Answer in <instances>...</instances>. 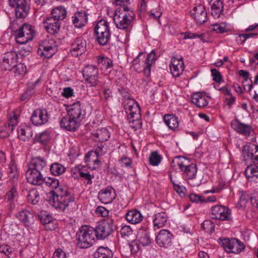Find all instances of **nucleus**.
Returning a JSON list of instances; mask_svg holds the SVG:
<instances>
[{
  "mask_svg": "<svg viewBox=\"0 0 258 258\" xmlns=\"http://www.w3.org/2000/svg\"><path fill=\"white\" fill-rule=\"evenodd\" d=\"M192 102L198 107H204L207 106L209 103L208 98L201 92L194 93L191 97Z\"/></svg>",
  "mask_w": 258,
  "mask_h": 258,
  "instance_id": "nucleus-28",
  "label": "nucleus"
},
{
  "mask_svg": "<svg viewBox=\"0 0 258 258\" xmlns=\"http://www.w3.org/2000/svg\"><path fill=\"white\" fill-rule=\"evenodd\" d=\"M34 33V30L31 25L24 24L15 31L16 41L19 44H25L32 40Z\"/></svg>",
  "mask_w": 258,
  "mask_h": 258,
  "instance_id": "nucleus-5",
  "label": "nucleus"
},
{
  "mask_svg": "<svg viewBox=\"0 0 258 258\" xmlns=\"http://www.w3.org/2000/svg\"><path fill=\"white\" fill-rule=\"evenodd\" d=\"M41 172L38 170L31 169L28 168L26 174L28 181L34 185H41L43 183L44 178Z\"/></svg>",
  "mask_w": 258,
  "mask_h": 258,
  "instance_id": "nucleus-20",
  "label": "nucleus"
},
{
  "mask_svg": "<svg viewBox=\"0 0 258 258\" xmlns=\"http://www.w3.org/2000/svg\"><path fill=\"white\" fill-rule=\"evenodd\" d=\"M18 173H16L15 174L13 173H9V181L12 183V186L18 185Z\"/></svg>",
  "mask_w": 258,
  "mask_h": 258,
  "instance_id": "nucleus-61",
  "label": "nucleus"
},
{
  "mask_svg": "<svg viewBox=\"0 0 258 258\" xmlns=\"http://www.w3.org/2000/svg\"><path fill=\"white\" fill-rule=\"evenodd\" d=\"M211 218L216 220H230L231 214L229 209L221 205H217L211 208Z\"/></svg>",
  "mask_w": 258,
  "mask_h": 258,
  "instance_id": "nucleus-11",
  "label": "nucleus"
},
{
  "mask_svg": "<svg viewBox=\"0 0 258 258\" xmlns=\"http://www.w3.org/2000/svg\"><path fill=\"white\" fill-rule=\"evenodd\" d=\"M60 126L67 131H76L80 125V123L69 115L62 117L59 121Z\"/></svg>",
  "mask_w": 258,
  "mask_h": 258,
  "instance_id": "nucleus-19",
  "label": "nucleus"
},
{
  "mask_svg": "<svg viewBox=\"0 0 258 258\" xmlns=\"http://www.w3.org/2000/svg\"><path fill=\"white\" fill-rule=\"evenodd\" d=\"M209 4L211 6V13L215 18H219L224 12V5L221 0H211Z\"/></svg>",
  "mask_w": 258,
  "mask_h": 258,
  "instance_id": "nucleus-24",
  "label": "nucleus"
},
{
  "mask_svg": "<svg viewBox=\"0 0 258 258\" xmlns=\"http://www.w3.org/2000/svg\"><path fill=\"white\" fill-rule=\"evenodd\" d=\"M51 173L55 175L58 176L62 174L66 171V168L62 164L55 162L52 164L50 167Z\"/></svg>",
  "mask_w": 258,
  "mask_h": 258,
  "instance_id": "nucleus-40",
  "label": "nucleus"
},
{
  "mask_svg": "<svg viewBox=\"0 0 258 258\" xmlns=\"http://www.w3.org/2000/svg\"><path fill=\"white\" fill-rule=\"evenodd\" d=\"M161 157L156 151L151 153L149 158L150 164L153 166H157L161 161Z\"/></svg>",
  "mask_w": 258,
  "mask_h": 258,
  "instance_id": "nucleus-49",
  "label": "nucleus"
},
{
  "mask_svg": "<svg viewBox=\"0 0 258 258\" xmlns=\"http://www.w3.org/2000/svg\"><path fill=\"white\" fill-rule=\"evenodd\" d=\"M16 216L26 227H30L34 221L33 213L27 209L20 211Z\"/></svg>",
  "mask_w": 258,
  "mask_h": 258,
  "instance_id": "nucleus-21",
  "label": "nucleus"
},
{
  "mask_svg": "<svg viewBox=\"0 0 258 258\" xmlns=\"http://www.w3.org/2000/svg\"><path fill=\"white\" fill-rule=\"evenodd\" d=\"M245 174L248 179L258 176V167L255 165H250L247 167Z\"/></svg>",
  "mask_w": 258,
  "mask_h": 258,
  "instance_id": "nucleus-46",
  "label": "nucleus"
},
{
  "mask_svg": "<svg viewBox=\"0 0 258 258\" xmlns=\"http://www.w3.org/2000/svg\"><path fill=\"white\" fill-rule=\"evenodd\" d=\"M136 18V14L127 6L118 8L115 11L113 21L116 27L119 29L130 31L132 23Z\"/></svg>",
  "mask_w": 258,
  "mask_h": 258,
  "instance_id": "nucleus-2",
  "label": "nucleus"
},
{
  "mask_svg": "<svg viewBox=\"0 0 258 258\" xmlns=\"http://www.w3.org/2000/svg\"><path fill=\"white\" fill-rule=\"evenodd\" d=\"M113 220L108 218L98 223L94 228L95 230L97 239H104L108 237L113 232Z\"/></svg>",
  "mask_w": 258,
  "mask_h": 258,
  "instance_id": "nucleus-4",
  "label": "nucleus"
},
{
  "mask_svg": "<svg viewBox=\"0 0 258 258\" xmlns=\"http://www.w3.org/2000/svg\"><path fill=\"white\" fill-rule=\"evenodd\" d=\"M17 186H12L11 190L7 193V197L9 201H11L17 196Z\"/></svg>",
  "mask_w": 258,
  "mask_h": 258,
  "instance_id": "nucleus-63",
  "label": "nucleus"
},
{
  "mask_svg": "<svg viewBox=\"0 0 258 258\" xmlns=\"http://www.w3.org/2000/svg\"><path fill=\"white\" fill-rule=\"evenodd\" d=\"M144 53L143 52H140L138 56L134 59L132 63H133V66L134 67V69H135L136 71H137L138 73H141L143 72V68H142V67H141L140 64L139 63V57L142 55Z\"/></svg>",
  "mask_w": 258,
  "mask_h": 258,
  "instance_id": "nucleus-53",
  "label": "nucleus"
},
{
  "mask_svg": "<svg viewBox=\"0 0 258 258\" xmlns=\"http://www.w3.org/2000/svg\"><path fill=\"white\" fill-rule=\"evenodd\" d=\"M126 220L131 224H136L140 223L143 220V216L140 211L137 210H132L125 214Z\"/></svg>",
  "mask_w": 258,
  "mask_h": 258,
  "instance_id": "nucleus-30",
  "label": "nucleus"
},
{
  "mask_svg": "<svg viewBox=\"0 0 258 258\" xmlns=\"http://www.w3.org/2000/svg\"><path fill=\"white\" fill-rule=\"evenodd\" d=\"M251 196L246 192L242 193L241 195L239 202L241 206H244L249 200H250Z\"/></svg>",
  "mask_w": 258,
  "mask_h": 258,
  "instance_id": "nucleus-60",
  "label": "nucleus"
},
{
  "mask_svg": "<svg viewBox=\"0 0 258 258\" xmlns=\"http://www.w3.org/2000/svg\"><path fill=\"white\" fill-rule=\"evenodd\" d=\"M156 60V55L154 50L147 55L143 66V72L146 78L149 77L151 74L152 66L155 63Z\"/></svg>",
  "mask_w": 258,
  "mask_h": 258,
  "instance_id": "nucleus-26",
  "label": "nucleus"
},
{
  "mask_svg": "<svg viewBox=\"0 0 258 258\" xmlns=\"http://www.w3.org/2000/svg\"><path fill=\"white\" fill-rule=\"evenodd\" d=\"M95 258H112V251L107 247H99L94 253Z\"/></svg>",
  "mask_w": 258,
  "mask_h": 258,
  "instance_id": "nucleus-38",
  "label": "nucleus"
},
{
  "mask_svg": "<svg viewBox=\"0 0 258 258\" xmlns=\"http://www.w3.org/2000/svg\"><path fill=\"white\" fill-rule=\"evenodd\" d=\"M46 165V162L43 158L40 157H35L31 159L28 164V168L42 172Z\"/></svg>",
  "mask_w": 258,
  "mask_h": 258,
  "instance_id": "nucleus-29",
  "label": "nucleus"
},
{
  "mask_svg": "<svg viewBox=\"0 0 258 258\" xmlns=\"http://www.w3.org/2000/svg\"><path fill=\"white\" fill-rule=\"evenodd\" d=\"M13 248L8 245H2L0 246V252L9 256L12 252Z\"/></svg>",
  "mask_w": 258,
  "mask_h": 258,
  "instance_id": "nucleus-64",
  "label": "nucleus"
},
{
  "mask_svg": "<svg viewBox=\"0 0 258 258\" xmlns=\"http://www.w3.org/2000/svg\"><path fill=\"white\" fill-rule=\"evenodd\" d=\"M210 29L212 31H215L217 33H223L226 31L225 27H223L218 24H214L211 25Z\"/></svg>",
  "mask_w": 258,
  "mask_h": 258,
  "instance_id": "nucleus-58",
  "label": "nucleus"
},
{
  "mask_svg": "<svg viewBox=\"0 0 258 258\" xmlns=\"http://www.w3.org/2000/svg\"><path fill=\"white\" fill-rule=\"evenodd\" d=\"M97 62L99 64H102L106 69H111L113 67L112 61L109 58L104 56H98Z\"/></svg>",
  "mask_w": 258,
  "mask_h": 258,
  "instance_id": "nucleus-48",
  "label": "nucleus"
},
{
  "mask_svg": "<svg viewBox=\"0 0 258 258\" xmlns=\"http://www.w3.org/2000/svg\"><path fill=\"white\" fill-rule=\"evenodd\" d=\"M12 113L13 115L9 117L6 125L7 131L9 133H12L14 126H15L18 122V115L14 112Z\"/></svg>",
  "mask_w": 258,
  "mask_h": 258,
  "instance_id": "nucleus-43",
  "label": "nucleus"
},
{
  "mask_svg": "<svg viewBox=\"0 0 258 258\" xmlns=\"http://www.w3.org/2000/svg\"><path fill=\"white\" fill-rule=\"evenodd\" d=\"M83 78L99 75L98 69L93 65H88L85 67L82 71Z\"/></svg>",
  "mask_w": 258,
  "mask_h": 258,
  "instance_id": "nucleus-41",
  "label": "nucleus"
},
{
  "mask_svg": "<svg viewBox=\"0 0 258 258\" xmlns=\"http://www.w3.org/2000/svg\"><path fill=\"white\" fill-rule=\"evenodd\" d=\"M231 127L238 133L245 136H249L252 131L250 125L241 122L238 119H235L231 123Z\"/></svg>",
  "mask_w": 258,
  "mask_h": 258,
  "instance_id": "nucleus-22",
  "label": "nucleus"
},
{
  "mask_svg": "<svg viewBox=\"0 0 258 258\" xmlns=\"http://www.w3.org/2000/svg\"><path fill=\"white\" fill-rule=\"evenodd\" d=\"M211 72L213 81L218 83H221L222 80V76L220 72L216 69H211Z\"/></svg>",
  "mask_w": 258,
  "mask_h": 258,
  "instance_id": "nucleus-56",
  "label": "nucleus"
},
{
  "mask_svg": "<svg viewBox=\"0 0 258 258\" xmlns=\"http://www.w3.org/2000/svg\"><path fill=\"white\" fill-rule=\"evenodd\" d=\"M18 55L15 51H10L4 54L1 67L5 71H11L16 64Z\"/></svg>",
  "mask_w": 258,
  "mask_h": 258,
  "instance_id": "nucleus-15",
  "label": "nucleus"
},
{
  "mask_svg": "<svg viewBox=\"0 0 258 258\" xmlns=\"http://www.w3.org/2000/svg\"><path fill=\"white\" fill-rule=\"evenodd\" d=\"M258 146L254 144L246 145L243 147L242 156L245 162L251 161L254 162V156L255 155Z\"/></svg>",
  "mask_w": 258,
  "mask_h": 258,
  "instance_id": "nucleus-23",
  "label": "nucleus"
},
{
  "mask_svg": "<svg viewBox=\"0 0 258 258\" xmlns=\"http://www.w3.org/2000/svg\"><path fill=\"white\" fill-rule=\"evenodd\" d=\"M41 223L43 225L49 224L52 221V217L46 213H42L39 216Z\"/></svg>",
  "mask_w": 258,
  "mask_h": 258,
  "instance_id": "nucleus-54",
  "label": "nucleus"
},
{
  "mask_svg": "<svg viewBox=\"0 0 258 258\" xmlns=\"http://www.w3.org/2000/svg\"><path fill=\"white\" fill-rule=\"evenodd\" d=\"M202 228L206 232L209 233H212L214 231L215 225L210 220H205L202 224Z\"/></svg>",
  "mask_w": 258,
  "mask_h": 258,
  "instance_id": "nucleus-52",
  "label": "nucleus"
},
{
  "mask_svg": "<svg viewBox=\"0 0 258 258\" xmlns=\"http://www.w3.org/2000/svg\"><path fill=\"white\" fill-rule=\"evenodd\" d=\"M94 228L84 225L81 226L76 234L77 246L80 248H88L93 245L97 239Z\"/></svg>",
  "mask_w": 258,
  "mask_h": 258,
  "instance_id": "nucleus-3",
  "label": "nucleus"
},
{
  "mask_svg": "<svg viewBox=\"0 0 258 258\" xmlns=\"http://www.w3.org/2000/svg\"><path fill=\"white\" fill-rule=\"evenodd\" d=\"M123 107L125 112L128 114V121H134V118L141 117L139 105L134 99L127 100L123 103Z\"/></svg>",
  "mask_w": 258,
  "mask_h": 258,
  "instance_id": "nucleus-9",
  "label": "nucleus"
},
{
  "mask_svg": "<svg viewBox=\"0 0 258 258\" xmlns=\"http://www.w3.org/2000/svg\"><path fill=\"white\" fill-rule=\"evenodd\" d=\"M10 6L15 8V12L17 18L24 19L28 15L29 6L27 0H8Z\"/></svg>",
  "mask_w": 258,
  "mask_h": 258,
  "instance_id": "nucleus-8",
  "label": "nucleus"
},
{
  "mask_svg": "<svg viewBox=\"0 0 258 258\" xmlns=\"http://www.w3.org/2000/svg\"><path fill=\"white\" fill-rule=\"evenodd\" d=\"M163 120L166 125L169 129L174 130L178 126V118L173 114H166L163 117Z\"/></svg>",
  "mask_w": 258,
  "mask_h": 258,
  "instance_id": "nucleus-35",
  "label": "nucleus"
},
{
  "mask_svg": "<svg viewBox=\"0 0 258 258\" xmlns=\"http://www.w3.org/2000/svg\"><path fill=\"white\" fill-rule=\"evenodd\" d=\"M172 234L167 229L161 230L156 237V243L161 247L167 248L171 245Z\"/></svg>",
  "mask_w": 258,
  "mask_h": 258,
  "instance_id": "nucleus-14",
  "label": "nucleus"
},
{
  "mask_svg": "<svg viewBox=\"0 0 258 258\" xmlns=\"http://www.w3.org/2000/svg\"><path fill=\"white\" fill-rule=\"evenodd\" d=\"M98 75L90 76L84 78L87 85L90 87H96L97 86L99 80Z\"/></svg>",
  "mask_w": 258,
  "mask_h": 258,
  "instance_id": "nucleus-51",
  "label": "nucleus"
},
{
  "mask_svg": "<svg viewBox=\"0 0 258 258\" xmlns=\"http://www.w3.org/2000/svg\"><path fill=\"white\" fill-rule=\"evenodd\" d=\"M116 196L115 189L110 186L101 189L98 195L100 201L105 204L111 203L116 198Z\"/></svg>",
  "mask_w": 258,
  "mask_h": 258,
  "instance_id": "nucleus-17",
  "label": "nucleus"
},
{
  "mask_svg": "<svg viewBox=\"0 0 258 258\" xmlns=\"http://www.w3.org/2000/svg\"><path fill=\"white\" fill-rule=\"evenodd\" d=\"M86 41L82 37L76 38L72 44L71 52L75 56L81 55L86 50Z\"/></svg>",
  "mask_w": 258,
  "mask_h": 258,
  "instance_id": "nucleus-18",
  "label": "nucleus"
},
{
  "mask_svg": "<svg viewBox=\"0 0 258 258\" xmlns=\"http://www.w3.org/2000/svg\"><path fill=\"white\" fill-rule=\"evenodd\" d=\"M185 178L188 180V183L192 187H198L201 184V181L196 178L197 168L196 164H191L183 170Z\"/></svg>",
  "mask_w": 258,
  "mask_h": 258,
  "instance_id": "nucleus-13",
  "label": "nucleus"
},
{
  "mask_svg": "<svg viewBox=\"0 0 258 258\" xmlns=\"http://www.w3.org/2000/svg\"><path fill=\"white\" fill-rule=\"evenodd\" d=\"M57 47L52 39L44 40L38 49V54L45 58L51 57L56 52Z\"/></svg>",
  "mask_w": 258,
  "mask_h": 258,
  "instance_id": "nucleus-7",
  "label": "nucleus"
},
{
  "mask_svg": "<svg viewBox=\"0 0 258 258\" xmlns=\"http://www.w3.org/2000/svg\"><path fill=\"white\" fill-rule=\"evenodd\" d=\"M93 134L95 138L94 140L96 142H105L110 137L109 131L106 128H98Z\"/></svg>",
  "mask_w": 258,
  "mask_h": 258,
  "instance_id": "nucleus-32",
  "label": "nucleus"
},
{
  "mask_svg": "<svg viewBox=\"0 0 258 258\" xmlns=\"http://www.w3.org/2000/svg\"><path fill=\"white\" fill-rule=\"evenodd\" d=\"M232 243V250L231 253H239L245 248L244 244L239 240L234 238Z\"/></svg>",
  "mask_w": 258,
  "mask_h": 258,
  "instance_id": "nucleus-47",
  "label": "nucleus"
},
{
  "mask_svg": "<svg viewBox=\"0 0 258 258\" xmlns=\"http://www.w3.org/2000/svg\"><path fill=\"white\" fill-rule=\"evenodd\" d=\"M49 116L45 109H37L35 110L31 116L32 123L36 125H41L47 122Z\"/></svg>",
  "mask_w": 258,
  "mask_h": 258,
  "instance_id": "nucleus-12",
  "label": "nucleus"
},
{
  "mask_svg": "<svg viewBox=\"0 0 258 258\" xmlns=\"http://www.w3.org/2000/svg\"><path fill=\"white\" fill-rule=\"evenodd\" d=\"M168 220L167 214L165 212H160L155 215L153 219L154 226L158 228L164 227Z\"/></svg>",
  "mask_w": 258,
  "mask_h": 258,
  "instance_id": "nucleus-33",
  "label": "nucleus"
},
{
  "mask_svg": "<svg viewBox=\"0 0 258 258\" xmlns=\"http://www.w3.org/2000/svg\"><path fill=\"white\" fill-rule=\"evenodd\" d=\"M188 162V160L186 158L182 156H177L172 160V166L175 167L176 166H178L179 169L181 171H183L185 167L189 165L187 164V163Z\"/></svg>",
  "mask_w": 258,
  "mask_h": 258,
  "instance_id": "nucleus-37",
  "label": "nucleus"
},
{
  "mask_svg": "<svg viewBox=\"0 0 258 258\" xmlns=\"http://www.w3.org/2000/svg\"><path fill=\"white\" fill-rule=\"evenodd\" d=\"M55 190L50 191L51 197L49 200V204L59 212H63L70 203L75 201V197L67 187L59 186V181L54 177H45L43 183Z\"/></svg>",
  "mask_w": 258,
  "mask_h": 258,
  "instance_id": "nucleus-1",
  "label": "nucleus"
},
{
  "mask_svg": "<svg viewBox=\"0 0 258 258\" xmlns=\"http://www.w3.org/2000/svg\"><path fill=\"white\" fill-rule=\"evenodd\" d=\"M68 112L69 116L80 123L85 118L86 115L84 106L80 101H77L70 105Z\"/></svg>",
  "mask_w": 258,
  "mask_h": 258,
  "instance_id": "nucleus-10",
  "label": "nucleus"
},
{
  "mask_svg": "<svg viewBox=\"0 0 258 258\" xmlns=\"http://www.w3.org/2000/svg\"><path fill=\"white\" fill-rule=\"evenodd\" d=\"M96 40L101 45H105L107 44L110 38V31L95 34Z\"/></svg>",
  "mask_w": 258,
  "mask_h": 258,
  "instance_id": "nucleus-42",
  "label": "nucleus"
},
{
  "mask_svg": "<svg viewBox=\"0 0 258 258\" xmlns=\"http://www.w3.org/2000/svg\"><path fill=\"white\" fill-rule=\"evenodd\" d=\"M118 90L120 94L123 97V104L128 100H134V99H132L130 97L129 93L124 89L122 88H119Z\"/></svg>",
  "mask_w": 258,
  "mask_h": 258,
  "instance_id": "nucleus-62",
  "label": "nucleus"
},
{
  "mask_svg": "<svg viewBox=\"0 0 258 258\" xmlns=\"http://www.w3.org/2000/svg\"><path fill=\"white\" fill-rule=\"evenodd\" d=\"M109 31H110L109 23L107 21L103 19L98 22L94 29L95 34H100L101 33Z\"/></svg>",
  "mask_w": 258,
  "mask_h": 258,
  "instance_id": "nucleus-39",
  "label": "nucleus"
},
{
  "mask_svg": "<svg viewBox=\"0 0 258 258\" xmlns=\"http://www.w3.org/2000/svg\"><path fill=\"white\" fill-rule=\"evenodd\" d=\"M80 177L87 180V184H90L92 183V179L94 178V175H91L89 172H84L80 171L79 172Z\"/></svg>",
  "mask_w": 258,
  "mask_h": 258,
  "instance_id": "nucleus-59",
  "label": "nucleus"
},
{
  "mask_svg": "<svg viewBox=\"0 0 258 258\" xmlns=\"http://www.w3.org/2000/svg\"><path fill=\"white\" fill-rule=\"evenodd\" d=\"M130 249L132 254H136L141 249V247L139 243L135 240L132 241L128 245Z\"/></svg>",
  "mask_w": 258,
  "mask_h": 258,
  "instance_id": "nucleus-55",
  "label": "nucleus"
},
{
  "mask_svg": "<svg viewBox=\"0 0 258 258\" xmlns=\"http://www.w3.org/2000/svg\"><path fill=\"white\" fill-rule=\"evenodd\" d=\"M234 238H219L218 241L219 243L223 247L224 250L228 253H231L232 250V244Z\"/></svg>",
  "mask_w": 258,
  "mask_h": 258,
  "instance_id": "nucleus-44",
  "label": "nucleus"
},
{
  "mask_svg": "<svg viewBox=\"0 0 258 258\" xmlns=\"http://www.w3.org/2000/svg\"><path fill=\"white\" fill-rule=\"evenodd\" d=\"M184 65L182 58L179 60H172L170 64V70L173 77H178L184 71Z\"/></svg>",
  "mask_w": 258,
  "mask_h": 258,
  "instance_id": "nucleus-27",
  "label": "nucleus"
},
{
  "mask_svg": "<svg viewBox=\"0 0 258 258\" xmlns=\"http://www.w3.org/2000/svg\"><path fill=\"white\" fill-rule=\"evenodd\" d=\"M17 132L19 138L24 141H29L33 136V131L28 126L19 127Z\"/></svg>",
  "mask_w": 258,
  "mask_h": 258,
  "instance_id": "nucleus-34",
  "label": "nucleus"
},
{
  "mask_svg": "<svg viewBox=\"0 0 258 258\" xmlns=\"http://www.w3.org/2000/svg\"><path fill=\"white\" fill-rule=\"evenodd\" d=\"M28 202L33 205L37 204L40 200L39 194L37 190L34 188L30 189L27 195Z\"/></svg>",
  "mask_w": 258,
  "mask_h": 258,
  "instance_id": "nucleus-45",
  "label": "nucleus"
},
{
  "mask_svg": "<svg viewBox=\"0 0 258 258\" xmlns=\"http://www.w3.org/2000/svg\"><path fill=\"white\" fill-rule=\"evenodd\" d=\"M189 198L192 202L203 203L206 202V200L203 196L195 194H190L189 195Z\"/></svg>",
  "mask_w": 258,
  "mask_h": 258,
  "instance_id": "nucleus-57",
  "label": "nucleus"
},
{
  "mask_svg": "<svg viewBox=\"0 0 258 258\" xmlns=\"http://www.w3.org/2000/svg\"><path fill=\"white\" fill-rule=\"evenodd\" d=\"M137 238L143 246L149 245L153 241L149 232L146 230H140L137 234Z\"/></svg>",
  "mask_w": 258,
  "mask_h": 258,
  "instance_id": "nucleus-31",
  "label": "nucleus"
},
{
  "mask_svg": "<svg viewBox=\"0 0 258 258\" xmlns=\"http://www.w3.org/2000/svg\"><path fill=\"white\" fill-rule=\"evenodd\" d=\"M13 72L17 75H24L26 74L27 68L25 65L23 63H17L13 67L12 70Z\"/></svg>",
  "mask_w": 258,
  "mask_h": 258,
  "instance_id": "nucleus-50",
  "label": "nucleus"
},
{
  "mask_svg": "<svg viewBox=\"0 0 258 258\" xmlns=\"http://www.w3.org/2000/svg\"><path fill=\"white\" fill-rule=\"evenodd\" d=\"M51 136L48 131H45L37 134L34 138V143H39L42 145H46L50 141Z\"/></svg>",
  "mask_w": 258,
  "mask_h": 258,
  "instance_id": "nucleus-36",
  "label": "nucleus"
},
{
  "mask_svg": "<svg viewBox=\"0 0 258 258\" xmlns=\"http://www.w3.org/2000/svg\"><path fill=\"white\" fill-rule=\"evenodd\" d=\"M65 15H56L46 19L43 22V27L47 32L51 35H56L60 30V24L58 22L59 20L64 18Z\"/></svg>",
  "mask_w": 258,
  "mask_h": 258,
  "instance_id": "nucleus-6",
  "label": "nucleus"
},
{
  "mask_svg": "<svg viewBox=\"0 0 258 258\" xmlns=\"http://www.w3.org/2000/svg\"><path fill=\"white\" fill-rule=\"evenodd\" d=\"M190 15L197 23L203 24L207 21V13L202 5L196 6L190 11Z\"/></svg>",
  "mask_w": 258,
  "mask_h": 258,
  "instance_id": "nucleus-16",
  "label": "nucleus"
},
{
  "mask_svg": "<svg viewBox=\"0 0 258 258\" xmlns=\"http://www.w3.org/2000/svg\"><path fill=\"white\" fill-rule=\"evenodd\" d=\"M74 26L78 28L84 27L88 22V14L85 11L78 12L72 17Z\"/></svg>",
  "mask_w": 258,
  "mask_h": 258,
  "instance_id": "nucleus-25",
  "label": "nucleus"
}]
</instances>
